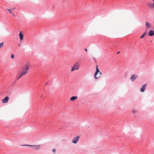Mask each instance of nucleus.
I'll use <instances>...</instances> for the list:
<instances>
[{"instance_id":"1","label":"nucleus","mask_w":154,"mask_h":154,"mask_svg":"<svg viewBox=\"0 0 154 154\" xmlns=\"http://www.w3.org/2000/svg\"><path fill=\"white\" fill-rule=\"evenodd\" d=\"M29 68V64L28 62H27L23 66L21 71V74L23 76L25 75L28 72Z\"/></svg>"},{"instance_id":"2","label":"nucleus","mask_w":154,"mask_h":154,"mask_svg":"<svg viewBox=\"0 0 154 154\" xmlns=\"http://www.w3.org/2000/svg\"><path fill=\"white\" fill-rule=\"evenodd\" d=\"M102 73L100 71L98 66H96V71L94 74V76L96 79H97L100 77V75Z\"/></svg>"},{"instance_id":"3","label":"nucleus","mask_w":154,"mask_h":154,"mask_svg":"<svg viewBox=\"0 0 154 154\" xmlns=\"http://www.w3.org/2000/svg\"><path fill=\"white\" fill-rule=\"evenodd\" d=\"M23 146H25L32 147V149H34L35 150H38L40 149L41 145H23Z\"/></svg>"},{"instance_id":"4","label":"nucleus","mask_w":154,"mask_h":154,"mask_svg":"<svg viewBox=\"0 0 154 154\" xmlns=\"http://www.w3.org/2000/svg\"><path fill=\"white\" fill-rule=\"evenodd\" d=\"M79 68V64L78 62H76L72 68L71 71H73L75 70H78Z\"/></svg>"},{"instance_id":"5","label":"nucleus","mask_w":154,"mask_h":154,"mask_svg":"<svg viewBox=\"0 0 154 154\" xmlns=\"http://www.w3.org/2000/svg\"><path fill=\"white\" fill-rule=\"evenodd\" d=\"M79 137H80L79 136H77V137H74L72 140V142L74 144L78 142Z\"/></svg>"},{"instance_id":"6","label":"nucleus","mask_w":154,"mask_h":154,"mask_svg":"<svg viewBox=\"0 0 154 154\" xmlns=\"http://www.w3.org/2000/svg\"><path fill=\"white\" fill-rule=\"evenodd\" d=\"M9 98L7 96L5 97L4 99L2 100V102L3 103H7L9 100Z\"/></svg>"},{"instance_id":"7","label":"nucleus","mask_w":154,"mask_h":154,"mask_svg":"<svg viewBox=\"0 0 154 154\" xmlns=\"http://www.w3.org/2000/svg\"><path fill=\"white\" fill-rule=\"evenodd\" d=\"M137 78V76L135 75H132L130 79L131 80L132 82L134 81Z\"/></svg>"},{"instance_id":"8","label":"nucleus","mask_w":154,"mask_h":154,"mask_svg":"<svg viewBox=\"0 0 154 154\" xmlns=\"http://www.w3.org/2000/svg\"><path fill=\"white\" fill-rule=\"evenodd\" d=\"M146 85L145 84V85H143L142 87L140 89V91L141 92H143L145 91V90L146 89Z\"/></svg>"},{"instance_id":"9","label":"nucleus","mask_w":154,"mask_h":154,"mask_svg":"<svg viewBox=\"0 0 154 154\" xmlns=\"http://www.w3.org/2000/svg\"><path fill=\"white\" fill-rule=\"evenodd\" d=\"M19 36L20 37V39L21 41H22L23 39V35L22 33V32L21 31L20 32Z\"/></svg>"},{"instance_id":"10","label":"nucleus","mask_w":154,"mask_h":154,"mask_svg":"<svg viewBox=\"0 0 154 154\" xmlns=\"http://www.w3.org/2000/svg\"><path fill=\"white\" fill-rule=\"evenodd\" d=\"M149 36H152L154 35V31L152 30H150L149 32Z\"/></svg>"},{"instance_id":"11","label":"nucleus","mask_w":154,"mask_h":154,"mask_svg":"<svg viewBox=\"0 0 154 154\" xmlns=\"http://www.w3.org/2000/svg\"><path fill=\"white\" fill-rule=\"evenodd\" d=\"M7 10H8L9 11V13L12 15L13 16H15V15L12 12V11L11 9H7Z\"/></svg>"},{"instance_id":"12","label":"nucleus","mask_w":154,"mask_h":154,"mask_svg":"<svg viewBox=\"0 0 154 154\" xmlns=\"http://www.w3.org/2000/svg\"><path fill=\"white\" fill-rule=\"evenodd\" d=\"M77 98V96H73L72 97H71L70 98V100L71 101H74V100L76 99Z\"/></svg>"},{"instance_id":"13","label":"nucleus","mask_w":154,"mask_h":154,"mask_svg":"<svg viewBox=\"0 0 154 154\" xmlns=\"http://www.w3.org/2000/svg\"><path fill=\"white\" fill-rule=\"evenodd\" d=\"M146 27L147 28H149L150 26V24L148 22H146Z\"/></svg>"},{"instance_id":"14","label":"nucleus","mask_w":154,"mask_h":154,"mask_svg":"<svg viewBox=\"0 0 154 154\" xmlns=\"http://www.w3.org/2000/svg\"><path fill=\"white\" fill-rule=\"evenodd\" d=\"M146 32H144L143 34L140 37V38H143L144 36L146 35Z\"/></svg>"},{"instance_id":"15","label":"nucleus","mask_w":154,"mask_h":154,"mask_svg":"<svg viewBox=\"0 0 154 154\" xmlns=\"http://www.w3.org/2000/svg\"><path fill=\"white\" fill-rule=\"evenodd\" d=\"M137 112V111L136 110L133 109L132 110V112L133 114H135Z\"/></svg>"},{"instance_id":"16","label":"nucleus","mask_w":154,"mask_h":154,"mask_svg":"<svg viewBox=\"0 0 154 154\" xmlns=\"http://www.w3.org/2000/svg\"><path fill=\"white\" fill-rule=\"evenodd\" d=\"M23 76L20 74V75L19 76V77L17 78V80H18L21 77Z\"/></svg>"},{"instance_id":"17","label":"nucleus","mask_w":154,"mask_h":154,"mask_svg":"<svg viewBox=\"0 0 154 154\" xmlns=\"http://www.w3.org/2000/svg\"><path fill=\"white\" fill-rule=\"evenodd\" d=\"M4 45L3 42H2L1 44H0V48H1Z\"/></svg>"},{"instance_id":"18","label":"nucleus","mask_w":154,"mask_h":154,"mask_svg":"<svg viewBox=\"0 0 154 154\" xmlns=\"http://www.w3.org/2000/svg\"><path fill=\"white\" fill-rule=\"evenodd\" d=\"M11 57L12 58H14V55L13 54H11Z\"/></svg>"},{"instance_id":"19","label":"nucleus","mask_w":154,"mask_h":154,"mask_svg":"<svg viewBox=\"0 0 154 154\" xmlns=\"http://www.w3.org/2000/svg\"><path fill=\"white\" fill-rule=\"evenodd\" d=\"M52 151L54 153H55L56 151L55 149H53L52 150Z\"/></svg>"},{"instance_id":"20","label":"nucleus","mask_w":154,"mask_h":154,"mask_svg":"<svg viewBox=\"0 0 154 154\" xmlns=\"http://www.w3.org/2000/svg\"><path fill=\"white\" fill-rule=\"evenodd\" d=\"M15 9V8H12L11 9L12 11H13L14 10V9Z\"/></svg>"},{"instance_id":"21","label":"nucleus","mask_w":154,"mask_h":154,"mask_svg":"<svg viewBox=\"0 0 154 154\" xmlns=\"http://www.w3.org/2000/svg\"><path fill=\"white\" fill-rule=\"evenodd\" d=\"M84 50L86 51H87V49H85Z\"/></svg>"},{"instance_id":"22","label":"nucleus","mask_w":154,"mask_h":154,"mask_svg":"<svg viewBox=\"0 0 154 154\" xmlns=\"http://www.w3.org/2000/svg\"><path fill=\"white\" fill-rule=\"evenodd\" d=\"M119 53H120V52L119 51V52H118L117 53V54H119Z\"/></svg>"},{"instance_id":"23","label":"nucleus","mask_w":154,"mask_h":154,"mask_svg":"<svg viewBox=\"0 0 154 154\" xmlns=\"http://www.w3.org/2000/svg\"><path fill=\"white\" fill-rule=\"evenodd\" d=\"M20 45H21V44H19L18 45V46H20Z\"/></svg>"},{"instance_id":"24","label":"nucleus","mask_w":154,"mask_h":154,"mask_svg":"<svg viewBox=\"0 0 154 154\" xmlns=\"http://www.w3.org/2000/svg\"><path fill=\"white\" fill-rule=\"evenodd\" d=\"M15 82H14V84L15 83Z\"/></svg>"}]
</instances>
